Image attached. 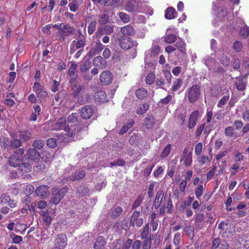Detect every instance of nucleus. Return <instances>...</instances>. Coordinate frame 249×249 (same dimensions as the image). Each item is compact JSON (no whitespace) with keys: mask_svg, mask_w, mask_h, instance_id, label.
I'll list each match as a JSON object with an SVG mask.
<instances>
[{"mask_svg":"<svg viewBox=\"0 0 249 249\" xmlns=\"http://www.w3.org/2000/svg\"><path fill=\"white\" fill-rule=\"evenodd\" d=\"M77 128H79V126L76 124L67 125L66 119L64 118L59 119L57 122L52 126V130H59L63 129L66 132V135L71 137H72L76 132H78V131L76 130Z\"/></svg>","mask_w":249,"mask_h":249,"instance_id":"obj_1","label":"nucleus"},{"mask_svg":"<svg viewBox=\"0 0 249 249\" xmlns=\"http://www.w3.org/2000/svg\"><path fill=\"white\" fill-rule=\"evenodd\" d=\"M218 228L220 230V234L224 238L231 237L235 232V227L231 223L221 222L218 225Z\"/></svg>","mask_w":249,"mask_h":249,"instance_id":"obj_2","label":"nucleus"},{"mask_svg":"<svg viewBox=\"0 0 249 249\" xmlns=\"http://www.w3.org/2000/svg\"><path fill=\"white\" fill-rule=\"evenodd\" d=\"M125 9L129 12H142L143 3L139 0H128L126 3Z\"/></svg>","mask_w":249,"mask_h":249,"instance_id":"obj_3","label":"nucleus"},{"mask_svg":"<svg viewBox=\"0 0 249 249\" xmlns=\"http://www.w3.org/2000/svg\"><path fill=\"white\" fill-rule=\"evenodd\" d=\"M200 95V87L196 85H193L189 90L186 91L185 96H187L191 103H195Z\"/></svg>","mask_w":249,"mask_h":249,"instance_id":"obj_4","label":"nucleus"},{"mask_svg":"<svg viewBox=\"0 0 249 249\" xmlns=\"http://www.w3.org/2000/svg\"><path fill=\"white\" fill-rule=\"evenodd\" d=\"M118 41L120 47L123 50L130 49L138 45V43L131 38L125 36L119 37Z\"/></svg>","mask_w":249,"mask_h":249,"instance_id":"obj_5","label":"nucleus"},{"mask_svg":"<svg viewBox=\"0 0 249 249\" xmlns=\"http://www.w3.org/2000/svg\"><path fill=\"white\" fill-rule=\"evenodd\" d=\"M24 153V150L19 148L16 150L15 153L9 158V164L13 167H18L22 162V155Z\"/></svg>","mask_w":249,"mask_h":249,"instance_id":"obj_6","label":"nucleus"},{"mask_svg":"<svg viewBox=\"0 0 249 249\" xmlns=\"http://www.w3.org/2000/svg\"><path fill=\"white\" fill-rule=\"evenodd\" d=\"M67 191V189L65 187L61 189L58 191L56 189H54L52 193L51 202L55 205L58 204L66 195Z\"/></svg>","mask_w":249,"mask_h":249,"instance_id":"obj_7","label":"nucleus"},{"mask_svg":"<svg viewBox=\"0 0 249 249\" xmlns=\"http://www.w3.org/2000/svg\"><path fill=\"white\" fill-rule=\"evenodd\" d=\"M67 238L65 234L61 233L56 235L54 240V245L61 249H64L67 245Z\"/></svg>","mask_w":249,"mask_h":249,"instance_id":"obj_8","label":"nucleus"},{"mask_svg":"<svg viewBox=\"0 0 249 249\" xmlns=\"http://www.w3.org/2000/svg\"><path fill=\"white\" fill-rule=\"evenodd\" d=\"M160 51V47L159 41L154 40L153 42L151 49L146 53V57L153 58L159 54Z\"/></svg>","mask_w":249,"mask_h":249,"instance_id":"obj_9","label":"nucleus"},{"mask_svg":"<svg viewBox=\"0 0 249 249\" xmlns=\"http://www.w3.org/2000/svg\"><path fill=\"white\" fill-rule=\"evenodd\" d=\"M199 115V112L198 110H195L191 113L189 117L188 124L189 129H193L196 125L198 121Z\"/></svg>","mask_w":249,"mask_h":249,"instance_id":"obj_10","label":"nucleus"},{"mask_svg":"<svg viewBox=\"0 0 249 249\" xmlns=\"http://www.w3.org/2000/svg\"><path fill=\"white\" fill-rule=\"evenodd\" d=\"M100 81L104 85L109 84L112 81L111 73L108 71H103L100 76Z\"/></svg>","mask_w":249,"mask_h":249,"instance_id":"obj_11","label":"nucleus"},{"mask_svg":"<svg viewBox=\"0 0 249 249\" xmlns=\"http://www.w3.org/2000/svg\"><path fill=\"white\" fill-rule=\"evenodd\" d=\"M62 26V30L59 31V33L63 38V39L64 40L66 36H69L72 33L74 28L72 26H71L68 24H64Z\"/></svg>","mask_w":249,"mask_h":249,"instance_id":"obj_12","label":"nucleus"},{"mask_svg":"<svg viewBox=\"0 0 249 249\" xmlns=\"http://www.w3.org/2000/svg\"><path fill=\"white\" fill-rule=\"evenodd\" d=\"M33 89L38 97L44 98L47 95V92L44 90L43 87L38 82L34 83Z\"/></svg>","mask_w":249,"mask_h":249,"instance_id":"obj_13","label":"nucleus"},{"mask_svg":"<svg viewBox=\"0 0 249 249\" xmlns=\"http://www.w3.org/2000/svg\"><path fill=\"white\" fill-rule=\"evenodd\" d=\"M139 212H134L131 218L130 224H131L132 226L136 224L138 227H141L143 224V219L142 218H139Z\"/></svg>","mask_w":249,"mask_h":249,"instance_id":"obj_14","label":"nucleus"},{"mask_svg":"<svg viewBox=\"0 0 249 249\" xmlns=\"http://www.w3.org/2000/svg\"><path fill=\"white\" fill-rule=\"evenodd\" d=\"M85 46V39L82 38L81 39H79L77 41H73L71 44V47L70 48V53L71 54L74 53L75 51V49L74 47H75L76 49H78L82 47H84Z\"/></svg>","mask_w":249,"mask_h":249,"instance_id":"obj_15","label":"nucleus"},{"mask_svg":"<svg viewBox=\"0 0 249 249\" xmlns=\"http://www.w3.org/2000/svg\"><path fill=\"white\" fill-rule=\"evenodd\" d=\"M35 193L38 196L46 197L50 194L49 187L47 185L40 186L36 189Z\"/></svg>","mask_w":249,"mask_h":249,"instance_id":"obj_16","label":"nucleus"},{"mask_svg":"<svg viewBox=\"0 0 249 249\" xmlns=\"http://www.w3.org/2000/svg\"><path fill=\"white\" fill-rule=\"evenodd\" d=\"M121 32L124 36H133L135 34V30L130 25H127L121 28Z\"/></svg>","mask_w":249,"mask_h":249,"instance_id":"obj_17","label":"nucleus"},{"mask_svg":"<svg viewBox=\"0 0 249 249\" xmlns=\"http://www.w3.org/2000/svg\"><path fill=\"white\" fill-rule=\"evenodd\" d=\"M92 108L89 106L84 107L81 110V115L84 119H89L92 116Z\"/></svg>","mask_w":249,"mask_h":249,"instance_id":"obj_18","label":"nucleus"},{"mask_svg":"<svg viewBox=\"0 0 249 249\" xmlns=\"http://www.w3.org/2000/svg\"><path fill=\"white\" fill-rule=\"evenodd\" d=\"M93 65L100 69H104L107 66V62L101 56H98L93 59Z\"/></svg>","mask_w":249,"mask_h":249,"instance_id":"obj_19","label":"nucleus"},{"mask_svg":"<svg viewBox=\"0 0 249 249\" xmlns=\"http://www.w3.org/2000/svg\"><path fill=\"white\" fill-rule=\"evenodd\" d=\"M104 48V45H103L99 41L97 42L94 47L91 49L89 52V55L94 56L96 54H99Z\"/></svg>","mask_w":249,"mask_h":249,"instance_id":"obj_20","label":"nucleus"},{"mask_svg":"<svg viewBox=\"0 0 249 249\" xmlns=\"http://www.w3.org/2000/svg\"><path fill=\"white\" fill-rule=\"evenodd\" d=\"M114 31L113 27L110 25H106L104 28L100 27L98 29V36H102L103 34L109 35Z\"/></svg>","mask_w":249,"mask_h":249,"instance_id":"obj_21","label":"nucleus"},{"mask_svg":"<svg viewBox=\"0 0 249 249\" xmlns=\"http://www.w3.org/2000/svg\"><path fill=\"white\" fill-rule=\"evenodd\" d=\"M17 137L20 140L23 142H26L31 139L32 134L28 130H22L18 132Z\"/></svg>","mask_w":249,"mask_h":249,"instance_id":"obj_22","label":"nucleus"},{"mask_svg":"<svg viewBox=\"0 0 249 249\" xmlns=\"http://www.w3.org/2000/svg\"><path fill=\"white\" fill-rule=\"evenodd\" d=\"M164 194L162 190L159 191L156 196L154 201V205L156 209H158L160 206L163 198Z\"/></svg>","mask_w":249,"mask_h":249,"instance_id":"obj_23","label":"nucleus"},{"mask_svg":"<svg viewBox=\"0 0 249 249\" xmlns=\"http://www.w3.org/2000/svg\"><path fill=\"white\" fill-rule=\"evenodd\" d=\"M86 176L85 172L81 170L76 171L70 177L71 180L74 181L84 178Z\"/></svg>","mask_w":249,"mask_h":249,"instance_id":"obj_24","label":"nucleus"},{"mask_svg":"<svg viewBox=\"0 0 249 249\" xmlns=\"http://www.w3.org/2000/svg\"><path fill=\"white\" fill-rule=\"evenodd\" d=\"M187 150L185 149L183 151L184 163L186 166H189L192 162V155L191 153H187Z\"/></svg>","mask_w":249,"mask_h":249,"instance_id":"obj_25","label":"nucleus"},{"mask_svg":"<svg viewBox=\"0 0 249 249\" xmlns=\"http://www.w3.org/2000/svg\"><path fill=\"white\" fill-rule=\"evenodd\" d=\"M212 160V156L208 157L204 155H199L197 157V161L200 165H203L204 164L209 163Z\"/></svg>","mask_w":249,"mask_h":249,"instance_id":"obj_26","label":"nucleus"},{"mask_svg":"<svg viewBox=\"0 0 249 249\" xmlns=\"http://www.w3.org/2000/svg\"><path fill=\"white\" fill-rule=\"evenodd\" d=\"M105 245V239L103 236H99L94 244V249H102Z\"/></svg>","mask_w":249,"mask_h":249,"instance_id":"obj_27","label":"nucleus"},{"mask_svg":"<svg viewBox=\"0 0 249 249\" xmlns=\"http://www.w3.org/2000/svg\"><path fill=\"white\" fill-rule=\"evenodd\" d=\"M165 17L169 19L175 18L176 17L175 10L172 7L167 8L165 11Z\"/></svg>","mask_w":249,"mask_h":249,"instance_id":"obj_28","label":"nucleus"},{"mask_svg":"<svg viewBox=\"0 0 249 249\" xmlns=\"http://www.w3.org/2000/svg\"><path fill=\"white\" fill-rule=\"evenodd\" d=\"M31 166L28 163H20L18 166V169L22 173H26L30 172Z\"/></svg>","mask_w":249,"mask_h":249,"instance_id":"obj_29","label":"nucleus"},{"mask_svg":"<svg viewBox=\"0 0 249 249\" xmlns=\"http://www.w3.org/2000/svg\"><path fill=\"white\" fill-rule=\"evenodd\" d=\"M155 123V119L152 116H148L144 120V124L148 129L152 128Z\"/></svg>","mask_w":249,"mask_h":249,"instance_id":"obj_30","label":"nucleus"},{"mask_svg":"<svg viewBox=\"0 0 249 249\" xmlns=\"http://www.w3.org/2000/svg\"><path fill=\"white\" fill-rule=\"evenodd\" d=\"M28 158L31 160L37 159L39 157V153L35 149L31 148L28 151Z\"/></svg>","mask_w":249,"mask_h":249,"instance_id":"obj_31","label":"nucleus"},{"mask_svg":"<svg viewBox=\"0 0 249 249\" xmlns=\"http://www.w3.org/2000/svg\"><path fill=\"white\" fill-rule=\"evenodd\" d=\"M98 22L100 25H105L108 22V16L105 12H103L99 17Z\"/></svg>","mask_w":249,"mask_h":249,"instance_id":"obj_32","label":"nucleus"},{"mask_svg":"<svg viewBox=\"0 0 249 249\" xmlns=\"http://www.w3.org/2000/svg\"><path fill=\"white\" fill-rule=\"evenodd\" d=\"M134 124V121L133 120H130L128 121V122L126 124L124 125L123 127L119 131L120 134H123L125 133L128 130L132 127Z\"/></svg>","mask_w":249,"mask_h":249,"instance_id":"obj_33","label":"nucleus"},{"mask_svg":"<svg viewBox=\"0 0 249 249\" xmlns=\"http://www.w3.org/2000/svg\"><path fill=\"white\" fill-rule=\"evenodd\" d=\"M149 108V105L148 103H144L140 106L137 109L136 112L138 115L144 114Z\"/></svg>","mask_w":249,"mask_h":249,"instance_id":"obj_34","label":"nucleus"},{"mask_svg":"<svg viewBox=\"0 0 249 249\" xmlns=\"http://www.w3.org/2000/svg\"><path fill=\"white\" fill-rule=\"evenodd\" d=\"M136 96L140 99H143L147 96V91L144 88H140L136 91Z\"/></svg>","mask_w":249,"mask_h":249,"instance_id":"obj_35","label":"nucleus"},{"mask_svg":"<svg viewBox=\"0 0 249 249\" xmlns=\"http://www.w3.org/2000/svg\"><path fill=\"white\" fill-rule=\"evenodd\" d=\"M95 98L96 99H98L99 101L101 102H104L107 101V94L103 90L98 91L97 92L96 95H95Z\"/></svg>","mask_w":249,"mask_h":249,"instance_id":"obj_36","label":"nucleus"},{"mask_svg":"<svg viewBox=\"0 0 249 249\" xmlns=\"http://www.w3.org/2000/svg\"><path fill=\"white\" fill-rule=\"evenodd\" d=\"M35 112H33L30 117V120L35 121L37 119V116H38L40 112V107L36 105L34 107Z\"/></svg>","mask_w":249,"mask_h":249,"instance_id":"obj_37","label":"nucleus"},{"mask_svg":"<svg viewBox=\"0 0 249 249\" xmlns=\"http://www.w3.org/2000/svg\"><path fill=\"white\" fill-rule=\"evenodd\" d=\"M185 46L186 44L184 41L180 38H179L176 43V46L177 48L183 53H185L186 51Z\"/></svg>","mask_w":249,"mask_h":249,"instance_id":"obj_38","label":"nucleus"},{"mask_svg":"<svg viewBox=\"0 0 249 249\" xmlns=\"http://www.w3.org/2000/svg\"><path fill=\"white\" fill-rule=\"evenodd\" d=\"M230 99V94H228L224 95L217 103V106L218 107L222 108L227 103Z\"/></svg>","mask_w":249,"mask_h":249,"instance_id":"obj_39","label":"nucleus"},{"mask_svg":"<svg viewBox=\"0 0 249 249\" xmlns=\"http://www.w3.org/2000/svg\"><path fill=\"white\" fill-rule=\"evenodd\" d=\"M183 81L181 79H177L174 81L172 89L173 91H177L182 85Z\"/></svg>","mask_w":249,"mask_h":249,"instance_id":"obj_40","label":"nucleus"},{"mask_svg":"<svg viewBox=\"0 0 249 249\" xmlns=\"http://www.w3.org/2000/svg\"><path fill=\"white\" fill-rule=\"evenodd\" d=\"M177 39V36L174 34H168L164 38V41L167 43H173Z\"/></svg>","mask_w":249,"mask_h":249,"instance_id":"obj_41","label":"nucleus"},{"mask_svg":"<svg viewBox=\"0 0 249 249\" xmlns=\"http://www.w3.org/2000/svg\"><path fill=\"white\" fill-rule=\"evenodd\" d=\"M204 187L202 184L198 185L195 190V195L197 199H199L203 193Z\"/></svg>","mask_w":249,"mask_h":249,"instance_id":"obj_42","label":"nucleus"},{"mask_svg":"<svg viewBox=\"0 0 249 249\" xmlns=\"http://www.w3.org/2000/svg\"><path fill=\"white\" fill-rule=\"evenodd\" d=\"M71 64L68 70V74L69 75L77 74L76 69L77 67V64L74 62H71Z\"/></svg>","mask_w":249,"mask_h":249,"instance_id":"obj_43","label":"nucleus"},{"mask_svg":"<svg viewBox=\"0 0 249 249\" xmlns=\"http://www.w3.org/2000/svg\"><path fill=\"white\" fill-rule=\"evenodd\" d=\"M172 97L171 95H168L165 98L161 99L158 104L159 107H162L167 105L172 100Z\"/></svg>","mask_w":249,"mask_h":249,"instance_id":"obj_44","label":"nucleus"},{"mask_svg":"<svg viewBox=\"0 0 249 249\" xmlns=\"http://www.w3.org/2000/svg\"><path fill=\"white\" fill-rule=\"evenodd\" d=\"M171 145L170 144L167 145L162 151L160 155V157L162 158H164L168 156L171 151Z\"/></svg>","mask_w":249,"mask_h":249,"instance_id":"obj_45","label":"nucleus"},{"mask_svg":"<svg viewBox=\"0 0 249 249\" xmlns=\"http://www.w3.org/2000/svg\"><path fill=\"white\" fill-rule=\"evenodd\" d=\"M149 224H147L145 225L142 231L141 234V238L142 239H145V238H151L150 237H148V234L149 232Z\"/></svg>","mask_w":249,"mask_h":249,"instance_id":"obj_46","label":"nucleus"},{"mask_svg":"<svg viewBox=\"0 0 249 249\" xmlns=\"http://www.w3.org/2000/svg\"><path fill=\"white\" fill-rule=\"evenodd\" d=\"M143 239L144 241L142 244V249H150L151 247V239L145 238Z\"/></svg>","mask_w":249,"mask_h":249,"instance_id":"obj_47","label":"nucleus"},{"mask_svg":"<svg viewBox=\"0 0 249 249\" xmlns=\"http://www.w3.org/2000/svg\"><path fill=\"white\" fill-rule=\"evenodd\" d=\"M70 10L73 12H76L78 10L79 4L76 0H73L69 4Z\"/></svg>","mask_w":249,"mask_h":249,"instance_id":"obj_48","label":"nucleus"},{"mask_svg":"<svg viewBox=\"0 0 249 249\" xmlns=\"http://www.w3.org/2000/svg\"><path fill=\"white\" fill-rule=\"evenodd\" d=\"M96 24L97 22L95 20L90 23L88 29V33L89 35L92 34L95 31Z\"/></svg>","mask_w":249,"mask_h":249,"instance_id":"obj_49","label":"nucleus"},{"mask_svg":"<svg viewBox=\"0 0 249 249\" xmlns=\"http://www.w3.org/2000/svg\"><path fill=\"white\" fill-rule=\"evenodd\" d=\"M21 142L20 139H15L13 141L10 142L9 146L13 148H16L19 147L21 145Z\"/></svg>","mask_w":249,"mask_h":249,"instance_id":"obj_50","label":"nucleus"},{"mask_svg":"<svg viewBox=\"0 0 249 249\" xmlns=\"http://www.w3.org/2000/svg\"><path fill=\"white\" fill-rule=\"evenodd\" d=\"M42 217L43 221L47 225L49 226L52 222V217L48 214L47 212L43 213Z\"/></svg>","mask_w":249,"mask_h":249,"instance_id":"obj_51","label":"nucleus"},{"mask_svg":"<svg viewBox=\"0 0 249 249\" xmlns=\"http://www.w3.org/2000/svg\"><path fill=\"white\" fill-rule=\"evenodd\" d=\"M44 142L42 140L35 141L33 143V146L36 149H40L43 148Z\"/></svg>","mask_w":249,"mask_h":249,"instance_id":"obj_52","label":"nucleus"},{"mask_svg":"<svg viewBox=\"0 0 249 249\" xmlns=\"http://www.w3.org/2000/svg\"><path fill=\"white\" fill-rule=\"evenodd\" d=\"M181 241V235L179 232H177L175 234L174 239H173V243L176 246H178L179 245Z\"/></svg>","mask_w":249,"mask_h":249,"instance_id":"obj_53","label":"nucleus"},{"mask_svg":"<svg viewBox=\"0 0 249 249\" xmlns=\"http://www.w3.org/2000/svg\"><path fill=\"white\" fill-rule=\"evenodd\" d=\"M155 76L153 73H149L146 77V82L149 85H151L154 82Z\"/></svg>","mask_w":249,"mask_h":249,"instance_id":"obj_54","label":"nucleus"},{"mask_svg":"<svg viewBox=\"0 0 249 249\" xmlns=\"http://www.w3.org/2000/svg\"><path fill=\"white\" fill-rule=\"evenodd\" d=\"M204 220V215L202 213H198L196 215V220H195V225L196 227H198L199 225L198 223H201Z\"/></svg>","mask_w":249,"mask_h":249,"instance_id":"obj_55","label":"nucleus"},{"mask_svg":"<svg viewBox=\"0 0 249 249\" xmlns=\"http://www.w3.org/2000/svg\"><path fill=\"white\" fill-rule=\"evenodd\" d=\"M119 16L121 20L124 23H127L129 21V17L126 13L124 12H120L119 13Z\"/></svg>","mask_w":249,"mask_h":249,"instance_id":"obj_56","label":"nucleus"},{"mask_svg":"<svg viewBox=\"0 0 249 249\" xmlns=\"http://www.w3.org/2000/svg\"><path fill=\"white\" fill-rule=\"evenodd\" d=\"M203 144L201 142H199L196 145L195 148V153L196 156H199L202 151Z\"/></svg>","mask_w":249,"mask_h":249,"instance_id":"obj_57","label":"nucleus"},{"mask_svg":"<svg viewBox=\"0 0 249 249\" xmlns=\"http://www.w3.org/2000/svg\"><path fill=\"white\" fill-rule=\"evenodd\" d=\"M243 46L242 43L238 41H236L233 44V48L236 52H240L242 49Z\"/></svg>","mask_w":249,"mask_h":249,"instance_id":"obj_58","label":"nucleus"},{"mask_svg":"<svg viewBox=\"0 0 249 249\" xmlns=\"http://www.w3.org/2000/svg\"><path fill=\"white\" fill-rule=\"evenodd\" d=\"M213 63V59L210 56H207L204 59V63L209 69L212 67V63Z\"/></svg>","mask_w":249,"mask_h":249,"instance_id":"obj_59","label":"nucleus"},{"mask_svg":"<svg viewBox=\"0 0 249 249\" xmlns=\"http://www.w3.org/2000/svg\"><path fill=\"white\" fill-rule=\"evenodd\" d=\"M57 144L56 140L54 138L49 139L47 141V145L51 148L56 147Z\"/></svg>","mask_w":249,"mask_h":249,"instance_id":"obj_60","label":"nucleus"},{"mask_svg":"<svg viewBox=\"0 0 249 249\" xmlns=\"http://www.w3.org/2000/svg\"><path fill=\"white\" fill-rule=\"evenodd\" d=\"M233 127L228 126L225 130V134L228 137H231L233 136Z\"/></svg>","mask_w":249,"mask_h":249,"instance_id":"obj_61","label":"nucleus"},{"mask_svg":"<svg viewBox=\"0 0 249 249\" xmlns=\"http://www.w3.org/2000/svg\"><path fill=\"white\" fill-rule=\"evenodd\" d=\"M78 119V114L77 113H72L69 115L68 118L69 123H73L77 121Z\"/></svg>","mask_w":249,"mask_h":249,"instance_id":"obj_62","label":"nucleus"},{"mask_svg":"<svg viewBox=\"0 0 249 249\" xmlns=\"http://www.w3.org/2000/svg\"><path fill=\"white\" fill-rule=\"evenodd\" d=\"M249 35V27L244 28L240 30V35L244 38L247 37Z\"/></svg>","mask_w":249,"mask_h":249,"instance_id":"obj_63","label":"nucleus"},{"mask_svg":"<svg viewBox=\"0 0 249 249\" xmlns=\"http://www.w3.org/2000/svg\"><path fill=\"white\" fill-rule=\"evenodd\" d=\"M132 243V240L130 239H128L124 242L123 241V245L122 246L121 249H129Z\"/></svg>","mask_w":249,"mask_h":249,"instance_id":"obj_64","label":"nucleus"}]
</instances>
